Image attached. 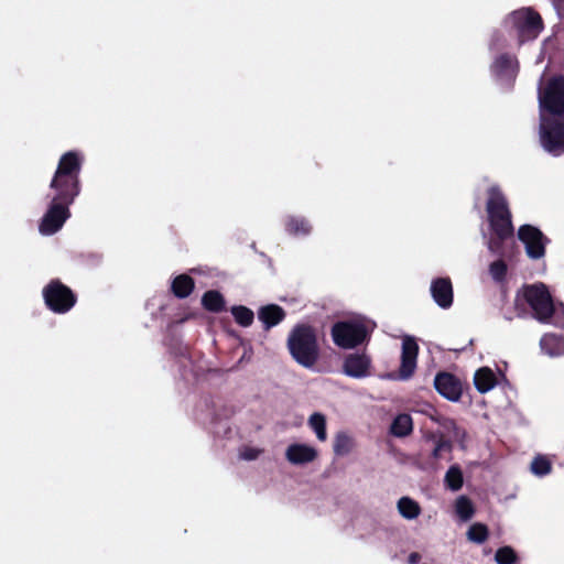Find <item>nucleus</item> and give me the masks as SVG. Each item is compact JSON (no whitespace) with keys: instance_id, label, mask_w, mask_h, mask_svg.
<instances>
[{"instance_id":"obj_1","label":"nucleus","mask_w":564,"mask_h":564,"mask_svg":"<svg viewBox=\"0 0 564 564\" xmlns=\"http://www.w3.org/2000/svg\"><path fill=\"white\" fill-rule=\"evenodd\" d=\"M286 347L300 366L312 368L319 358V345L315 328L310 324H296L290 332Z\"/></svg>"},{"instance_id":"obj_2","label":"nucleus","mask_w":564,"mask_h":564,"mask_svg":"<svg viewBox=\"0 0 564 564\" xmlns=\"http://www.w3.org/2000/svg\"><path fill=\"white\" fill-rule=\"evenodd\" d=\"M83 158L78 152L68 151L58 161L50 187L59 193L61 198L75 200L80 193L79 173Z\"/></svg>"},{"instance_id":"obj_3","label":"nucleus","mask_w":564,"mask_h":564,"mask_svg":"<svg viewBox=\"0 0 564 564\" xmlns=\"http://www.w3.org/2000/svg\"><path fill=\"white\" fill-rule=\"evenodd\" d=\"M486 212L492 234L514 235L509 202L499 185L488 187Z\"/></svg>"},{"instance_id":"obj_4","label":"nucleus","mask_w":564,"mask_h":564,"mask_svg":"<svg viewBox=\"0 0 564 564\" xmlns=\"http://www.w3.org/2000/svg\"><path fill=\"white\" fill-rule=\"evenodd\" d=\"M334 344L343 349H354L370 339V330L359 321H339L330 328Z\"/></svg>"},{"instance_id":"obj_5","label":"nucleus","mask_w":564,"mask_h":564,"mask_svg":"<svg viewBox=\"0 0 564 564\" xmlns=\"http://www.w3.org/2000/svg\"><path fill=\"white\" fill-rule=\"evenodd\" d=\"M46 307L55 314L68 313L77 303L76 293L59 279H52L42 290Z\"/></svg>"},{"instance_id":"obj_6","label":"nucleus","mask_w":564,"mask_h":564,"mask_svg":"<svg viewBox=\"0 0 564 564\" xmlns=\"http://www.w3.org/2000/svg\"><path fill=\"white\" fill-rule=\"evenodd\" d=\"M522 294L532 308L534 317L541 323H549L555 308L546 285L544 283L525 284L522 288Z\"/></svg>"},{"instance_id":"obj_7","label":"nucleus","mask_w":564,"mask_h":564,"mask_svg":"<svg viewBox=\"0 0 564 564\" xmlns=\"http://www.w3.org/2000/svg\"><path fill=\"white\" fill-rule=\"evenodd\" d=\"M73 203L74 200L68 202L67 198H61L59 193L56 192L47 212L41 220L40 231L43 235H53L57 232L63 227L67 218H69V205Z\"/></svg>"},{"instance_id":"obj_8","label":"nucleus","mask_w":564,"mask_h":564,"mask_svg":"<svg viewBox=\"0 0 564 564\" xmlns=\"http://www.w3.org/2000/svg\"><path fill=\"white\" fill-rule=\"evenodd\" d=\"M518 239L524 245L527 256L532 260L542 259L550 239L535 226L522 225L518 229Z\"/></svg>"},{"instance_id":"obj_9","label":"nucleus","mask_w":564,"mask_h":564,"mask_svg":"<svg viewBox=\"0 0 564 564\" xmlns=\"http://www.w3.org/2000/svg\"><path fill=\"white\" fill-rule=\"evenodd\" d=\"M509 21L522 41L536 37L542 30L540 15L531 9L524 8L512 12Z\"/></svg>"},{"instance_id":"obj_10","label":"nucleus","mask_w":564,"mask_h":564,"mask_svg":"<svg viewBox=\"0 0 564 564\" xmlns=\"http://www.w3.org/2000/svg\"><path fill=\"white\" fill-rule=\"evenodd\" d=\"M540 102L551 112H564V78L551 80L544 93L540 94Z\"/></svg>"},{"instance_id":"obj_11","label":"nucleus","mask_w":564,"mask_h":564,"mask_svg":"<svg viewBox=\"0 0 564 564\" xmlns=\"http://www.w3.org/2000/svg\"><path fill=\"white\" fill-rule=\"evenodd\" d=\"M434 388L449 401H458L463 394L460 380L453 373L441 371L435 376Z\"/></svg>"},{"instance_id":"obj_12","label":"nucleus","mask_w":564,"mask_h":564,"mask_svg":"<svg viewBox=\"0 0 564 564\" xmlns=\"http://www.w3.org/2000/svg\"><path fill=\"white\" fill-rule=\"evenodd\" d=\"M419 354L417 343L410 337L402 341L401 365L399 368V378L406 380L412 377L416 368V359Z\"/></svg>"},{"instance_id":"obj_13","label":"nucleus","mask_w":564,"mask_h":564,"mask_svg":"<svg viewBox=\"0 0 564 564\" xmlns=\"http://www.w3.org/2000/svg\"><path fill=\"white\" fill-rule=\"evenodd\" d=\"M371 359L366 354H349L345 357L343 371L351 378H365L369 375Z\"/></svg>"},{"instance_id":"obj_14","label":"nucleus","mask_w":564,"mask_h":564,"mask_svg":"<svg viewBox=\"0 0 564 564\" xmlns=\"http://www.w3.org/2000/svg\"><path fill=\"white\" fill-rule=\"evenodd\" d=\"M431 295L435 303L447 310L453 305L454 293L449 278H436L431 283Z\"/></svg>"},{"instance_id":"obj_15","label":"nucleus","mask_w":564,"mask_h":564,"mask_svg":"<svg viewBox=\"0 0 564 564\" xmlns=\"http://www.w3.org/2000/svg\"><path fill=\"white\" fill-rule=\"evenodd\" d=\"M317 451L306 444H291L285 452L286 459L293 465H303L316 459Z\"/></svg>"},{"instance_id":"obj_16","label":"nucleus","mask_w":564,"mask_h":564,"mask_svg":"<svg viewBox=\"0 0 564 564\" xmlns=\"http://www.w3.org/2000/svg\"><path fill=\"white\" fill-rule=\"evenodd\" d=\"M285 317V310L278 304H267L258 310V318L263 324L264 330L279 325Z\"/></svg>"},{"instance_id":"obj_17","label":"nucleus","mask_w":564,"mask_h":564,"mask_svg":"<svg viewBox=\"0 0 564 564\" xmlns=\"http://www.w3.org/2000/svg\"><path fill=\"white\" fill-rule=\"evenodd\" d=\"M195 289L194 279L186 274L176 275L171 283V292L177 299H186L188 297Z\"/></svg>"},{"instance_id":"obj_18","label":"nucleus","mask_w":564,"mask_h":564,"mask_svg":"<svg viewBox=\"0 0 564 564\" xmlns=\"http://www.w3.org/2000/svg\"><path fill=\"white\" fill-rule=\"evenodd\" d=\"M474 384L478 392L486 393L497 384L495 372L488 368H479L474 376Z\"/></svg>"},{"instance_id":"obj_19","label":"nucleus","mask_w":564,"mask_h":564,"mask_svg":"<svg viewBox=\"0 0 564 564\" xmlns=\"http://www.w3.org/2000/svg\"><path fill=\"white\" fill-rule=\"evenodd\" d=\"M203 307L212 313H220L226 310L224 295L217 290L206 291L202 296Z\"/></svg>"},{"instance_id":"obj_20","label":"nucleus","mask_w":564,"mask_h":564,"mask_svg":"<svg viewBox=\"0 0 564 564\" xmlns=\"http://www.w3.org/2000/svg\"><path fill=\"white\" fill-rule=\"evenodd\" d=\"M413 431V421L410 414L401 413L393 420L390 432L397 437H405Z\"/></svg>"},{"instance_id":"obj_21","label":"nucleus","mask_w":564,"mask_h":564,"mask_svg":"<svg viewBox=\"0 0 564 564\" xmlns=\"http://www.w3.org/2000/svg\"><path fill=\"white\" fill-rule=\"evenodd\" d=\"M453 451V444L449 440L445 437V435H441L436 443L434 444L431 454L429 456V465L432 468L437 467L438 460L443 457L444 453L451 454Z\"/></svg>"},{"instance_id":"obj_22","label":"nucleus","mask_w":564,"mask_h":564,"mask_svg":"<svg viewBox=\"0 0 564 564\" xmlns=\"http://www.w3.org/2000/svg\"><path fill=\"white\" fill-rule=\"evenodd\" d=\"M444 485L452 491H458L464 485V475L459 465H452L444 477Z\"/></svg>"},{"instance_id":"obj_23","label":"nucleus","mask_w":564,"mask_h":564,"mask_svg":"<svg viewBox=\"0 0 564 564\" xmlns=\"http://www.w3.org/2000/svg\"><path fill=\"white\" fill-rule=\"evenodd\" d=\"M542 350L550 356H558L562 354L564 347V339L561 336L554 334H546L541 338L540 341Z\"/></svg>"},{"instance_id":"obj_24","label":"nucleus","mask_w":564,"mask_h":564,"mask_svg":"<svg viewBox=\"0 0 564 564\" xmlns=\"http://www.w3.org/2000/svg\"><path fill=\"white\" fill-rule=\"evenodd\" d=\"M398 510L400 514L408 520H413L421 513L420 505L410 497H402L399 499Z\"/></svg>"},{"instance_id":"obj_25","label":"nucleus","mask_w":564,"mask_h":564,"mask_svg":"<svg viewBox=\"0 0 564 564\" xmlns=\"http://www.w3.org/2000/svg\"><path fill=\"white\" fill-rule=\"evenodd\" d=\"M235 322L241 327H249L254 321L253 311L245 305H235L230 308Z\"/></svg>"},{"instance_id":"obj_26","label":"nucleus","mask_w":564,"mask_h":564,"mask_svg":"<svg viewBox=\"0 0 564 564\" xmlns=\"http://www.w3.org/2000/svg\"><path fill=\"white\" fill-rule=\"evenodd\" d=\"M455 511L462 520L467 521L473 518L475 507L468 497L459 496L455 502Z\"/></svg>"},{"instance_id":"obj_27","label":"nucleus","mask_w":564,"mask_h":564,"mask_svg":"<svg viewBox=\"0 0 564 564\" xmlns=\"http://www.w3.org/2000/svg\"><path fill=\"white\" fill-rule=\"evenodd\" d=\"M512 237L513 235L500 236L499 234H492V237L487 243L488 250L499 258L506 257L505 242Z\"/></svg>"},{"instance_id":"obj_28","label":"nucleus","mask_w":564,"mask_h":564,"mask_svg":"<svg viewBox=\"0 0 564 564\" xmlns=\"http://www.w3.org/2000/svg\"><path fill=\"white\" fill-rule=\"evenodd\" d=\"M308 425L315 432L316 437L324 442L327 438L326 417L322 413H313L308 419Z\"/></svg>"},{"instance_id":"obj_29","label":"nucleus","mask_w":564,"mask_h":564,"mask_svg":"<svg viewBox=\"0 0 564 564\" xmlns=\"http://www.w3.org/2000/svg\"><path fill=\"white\" fill-rule=\"evenodd\" d=\"M354 447V440L346 433L340 432L336 435L334 441V453L337 456H345L351 452Z\"/></svg>"},{"instance_id":"obj_30","label":"nucleus","mask_w":564,"mask_h":564,"mask_svg":"<svg viewBox=\"0 0 564 564\" xmlns=\"http://www.w3.org/2000/svg\"><path fill=\"white\" fill-rule=\"evenodd\" d=\"M285 229L291 235H307L311 226L304 218L290 217L285 223Z\"/></svg>"},{"instance_id":"obj_31","label":"nucleus","mask_w":564,"mask_h":564,"mask_svg":"<svg viewBox=\"0 0 564 564\" xmlns=\"http://www.w3.org/2000/svg\"><path fill=\"white\" fill-rule=\"evenodd\" d=\"M495 70L501 75V76H506V77H513L516 75V72H517V63L513 58L511 57H507V56H502L500 58H498L495 63Z\"/></svg>"},{"instance_id":"obj_32","label":"nucleus","mask_w":564,"mask_h":564,"mask_svg":"<svg viewBox=\"0 0 564 564\" xmlns=\"http://www.w3.org/2000/svg\"><path fill=\"white\" fill-rule=\"evenodd\" d=\"M508 265L503 258H499L489 264V274L497 283H502L507 279Z\"/></svg>"},{"instance_id":"obj_33","label":"nucleus","mask_w":564,"mask_h":564,"mask_svg":"<svg viewBox=\"0 0 564 564\" xmlns=\"http://www.w3.org/2000/svg\"><path fill=\"white\" fill-rule=\"evenodd\" d=\"M468 540L481 544L487 541L489 536L488 527L484 523L476 522L471 524L467 531Z\"/></svg>"},{"instance_id":"obj_34","label":"nucleus","mask_w":564,"mask_h":564,"mask_svg":"<svg viewBox=\"0 0 564 564\" xmlns=\"http://www.w3.org/2000/svg\"><path fill=\"white\" fill-rule=\"evenodd\" d=\"M495 561L498 564H518L519 557L511 546H501L496 551Z\"/></svg>"},{"instance_id":"obj_35","label":"nucleus","mask_w":564,"mask_h":564,"mask_svg":"<svg viewBox=\"0 0 564 564\" xmlns=\"http://www.w3.org/2000/svg\"><path fill=\"white\" fill-rule=\"evenodd\" d=\"M551 462L542 455H538L531 463V471L536 476H545L551 473Z\"/></svg>"},{"instance_id":"obj_36","label":"nucleus","mask_w":564,"mask_h":564,"mask_svg":"<svg viewBox=\"0 0 564 564\" xmlns=\"http://www.w3.org/2000/svg\"><path fill=\"white\" fill-rule=\"evenodd\" d=\"M433 420L440 424H442L444 427L448 429V430H452L453 431V434L454 436L458 440V442L460 443V446L462 448L465 447L464 445V441L467 436V433L464 429L457 426L456 422L452 419H446L444 422H441L438 419H434Z\"/></svg>"},{"instance_id":"obj_37","label":"nucleus","mask_w":564,"mask_h":564,"mask_svg":"<svg viewBox=\"0 0 564 564\" xmlns=\"http://www.w3.org/2000/svg\"><path fill=\"white\" fill-rule=\"evenodd\" d=\"M544 151L553 156H560L564 153V143H541Z\"/></svg>"},{"instance_id":"obj_38","label":"nucleus","mask_w":564,"mask_h":564,"mask_svg":"<svg viewBox=\"0 0 564 564\" xmlns=\"http://www.w3.org/2000/svg\"><path fill=\"white\" fill-rule=\"evenodd\" d=\"M259 454H260L259 449L252 448V447H247L241 453V457L246 460H253V459L258 458Z\"/></svg>"},{"instance_id":"obj_39","label":"nucleus","mask_w":564,"mask_h":564,"mask_svg":"<svg viewBox=\"0 0 564 564\" xmlns=\"http://www.w3.org/2000/svg\"><path fill=\"white\" fill-rule=\"evenodd\" d=\"M441 435H444L443 433L441 432H429L424 435V438L426 442H433L434 444L436 443V440L441 436Z\"/></svg>"},{"instance_id":"obj_40","label":"nucleus","mask_w":564,"mask_h":564,"mask_svg":"<svg viewBox=\"0 0 564 564\" xmlns=\"http://www.w3.org/2000/svg\"><path fill=\"white\" fill-rule=\"evenodd\" d=\"M421 560V555L416 552H412L410 555H409V563L410 564H416L419 563V561Z\"/></svg>"}]
</instances>
